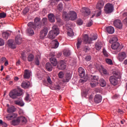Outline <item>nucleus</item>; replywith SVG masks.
<instances>
[{
	"label": "nucleus",
	"mask_w": 127,
	"mask_h": 127,
	"mask_svg": "<svg viewBox=\"0 0 127 127\" xmlns=\"http://www.w3.org/2000/svg\"><path fill=\"white\" fill-rule=\"evenodd\" d=\"M28 26L29 28L27 29V33L30 35H33L34 34L33 29H40V28H41L40 19L38 17H36L34 19V23L33 22H29L28 23Z\"/></svg>",
	"instance_id": "f257e3e1"
},
{
	"label": "nucleus",
	"mask_w": 127,
	"mask_h": 127,
	"mask_svg": "<svg viewBox=\"0 0 127 127\" xmlns=\"http://www.w3.org/2000/svg\"><path fill=\"white\" fill-rule=\"evenodd\" d=\"M23 94V92L22 89L21 88H18V89H13L12 91H10L9 93V97L11 99H17V97H20Z\"/></svg>",
	"instance_id": "f03ea898"
},
{
	"label": "nucleus",
	"mask_w": 127,
	"mask_h": 127,
	"mask_svg": "<svg viewBox=\"0 0 127 127\" xmlns=\"http://www.w3.org/2000/svg\"><path fill=\"white\" fill-rule=\"evenodd\" d=\"M59 33H60V32L58 27H57V25H54L52 27V30L49 33V38H50V39H54Z\"/></svg>",
	"instance_id": "7ed1b4c3"
},
{
	"label": "nucleus",
	"mask_w": 127,
	"mask_h": 127,
	"mask_svg": "<svg viewBox=\"0 0 127 127\" xmlns=\"http://www.w3.org/2000/svg\"><path fill=\"white\" fill-rule=\"evenodd\" d=\"M98 39L97 34H91V37L89 38V36L87 34H85L83 37V41L84 43H92V41L97 40Z\"/></svg>",
	"instance_id": "20e7f679"
},
{
	"label": "nucleus",
	"mask_w": 127,
	"mask_h": 127,
	"mask_svg": "<svg viewBox=\"0 0 127 127\" xmlns=\"http://www.w3.org/2000/svg\"><path fill=\"white\" fill-rule=\"evenodd\" d=\"M104 11L106 13H112L114 11V5L113 4L107 3L104 7Z\"/></svg>",
	"instance_id": "39448f33"
},
{
	"label": "nucleus",
	"mask_w": 127,
	"mask_h": 127,
	"mask_svg": "<svg viewBox=\"0 0 127 127\" xmlns=\"http://www.w3.org/2000/svg\"><path fill=\"white\" fill-rule=\"evenodd\" d=\"M113 24L117 28H119V29L123 28V23H122V21L119 19L115 20L113 22Z\"/></svg>",
	"instance_id": "423d86ee"
},
{
	"label": "nucleus",
	"mask_w": 127,
	"mask_h": 127,
	"mask_svg": "<svg viewBox=\"0 0 127 127\" xmlns=\"http://www.w3.org/2000/svg\"><path fill=\"white\" fill-rule=\"evenodd\" d=\"M125 58H127V54L125 52H122L118 54L117 59L120 62H123L125 60Z\"/></svg>",
	"instance_id": "0eeeda50"
},
{
	"label": "nucleus",
	"mask_w": 127,
	"mask_h": 127,
	"mask_svg": "<svg viewBox=\"0 0 127 127\" xmlns=\"http://www.w3.org/2000/svg\"><path fill=\"white\" fill-rule=\"evenodd\" d=\"M48 33V28L47 27H45L40 33V38L41 39H43L47 34Z\"/></svg>",
	"instance_id": "6e6552de"
},
{
	"label": "nucleus",
	"mask_w": 127,
	"mask_h": 127,
	"mask_svg": "<svg viewBox=\"0 0 127 127\" xmlns=\"http://www.w3.org/2000/svg\"><path fill=\"white\" fill-rule=\"evenodd\" d=\"M68 18L71 20H75V19H77V13L73 11H69L68 13Z\"/></svg>",
	"instance_id": "1a4fd4ad"
},
{
	"label": "nucleus",
	"mask_w": 127,
	"mask_h": 127,
	"mask_svg": "<svg viewBox=\"0 0 127 127\" xmlns=\"http://www.w3.org/2000/svg\"><path fill=\"white\" fill-rule=\"evenodd\" d=\"M110 82L113 86H116L118 84V77L111 76L110 77Z\"/></svg>",
	"instance_id": "9d476101"
},
{
	"label": "nucleus",
	"mask_w": 127,
	"mask_h": 127,
	"mask_svg": "<svg viewBox=\"0 0 127 127\" xmlns=\"http://www.w3.org/2000/svg\"><path fill=\"white\" fill-rule=\"evenodd\" d=\"M66 28L67 29V35L68 36H74V32H73V30L71 28V25L70 24H66Z\"/></svg>",
	"instance_id": "9b49d317"
},
{
	"label": "nucleus",
	"mask_w": 127,
	"mask_h": 127,
	"mask_svg": "<svg viewBox=\"0 0 127 127\" xmlns=\"http://www.w3.org/2000/svg\"><path fill=\"white\" fill-rule=\"evenodd\" d=\"M104 5H105L104 1L103 0H100L96 4V8L97 9L102 10V8L104 7Z\"/></svg>",
	"instance_id": "f8f14e48"
},
{
	"label": "nucleus",
	"mask_w": 127,
	"mask_h": 127,
	"mask_svg": "<svg viewBox=\"0 0 127 127\" xmlns=\"http://www.w3.org/2000/svg\"><path fill=\"white\" fill-rule=\"evenodd\" d=\"M15 42L16 44H21L22 43V37L20 35H17L15 38Z\"/></svg>",
	"instance_id": "ddd939ff"
},
{
	"label": "nucleus",
	"mask_w": 127,
	"mask_h": 127,
	"mask_svg": "<svg viewBox=\"0 0 127 127\" xmlns=\"http://www.w3.org/2000/svg\"><path fill=\"white\" fill-rule=\"evenodd\" d=\"M102 96L100 94H96L94 97V102L96 104H99L102 102Z\"/></svg>",
	"instance_id": "4468645a"
},
{
	"label": "nucleus",
	"mask_w": 127,
	"mask_h": 127,
	"mask_svg": "<svg viewBox=\"0 0 127 127\" xmlns=\"http://www.w3.org/2000/svg\"><path fill=\"white\" fill-rule=\"evenodd\" d=\"M81 12L82 13H84L86 15H89L91 13V11L90 10V9L86 8V7H83L80 10Z\"/></svg>",
	"instance_id": "2eb2a0df"
},
{
	"label": "nucleus",
	"mask_w": 127,
	"mask_h": 127,
	"mask_svg": "<svg viewBox=\"0 0 127 127\" xmlns=\"http://www.w3.org/2000/svg\"><path fill=\"white\" fill-rule=\"evenodd\" d=\"M78 73L81 78H83V77H85V75H86V73H85V69H84L82 67H80L78 68Z\"/></svg>",
	"instance_id": "dca6fc26"
},
{
	"label": "nucleus",
	"mask_w": 127,
	"mask_h": 127,
	"mask_svg": "<svg viewBox=\"0 0 127 127\" xmlns=\"http://www.w3.org/2000/svg\"><path fill=\"white\" fill-rule=\"evenodd\" d=\"M23 76L24 79H29L31 76V72L29 70L25 69Z\"/></svg>",
	"instance_id": "f3484780"
},
{
	"label": "nucleus",
	"mask_w": 127,
	"mask_h": 127,
	"mask_svg": "<svg viewBox=\"0 0 127 127\" xmlns=\"http://www.w3.org/2000/svg\"><path fill=\"white\" fill-rule=\"evenodd\" d=\"M7 44L10 48H12V49H14L15 48H16V46L14 44V43L13 42V40H9L7 42Z\"/></svg>",
	"instance_id": "a211bd4d"
},
{
	"label": "nucleus",
	"mask_w": 127,
	"mask_h": 127,
	"mask_svg": "<svg viewBox=\"0 0 127 127\" xmlns=\"http://www.w3.org/2000/svg\"><path fill=\"white\" fill-rule=\"evenodd\" d=\"M21 86L22 88H23L24 89H28L30 86V82L29 81L23 82L21 84Z\"/></svg>",
	"instance_id": "6ab92c4d"
},
{
	"label": "nucleus",
	"mask_w": 127,
	"mask_h": 127,
	"mask_svg": "<svg viewBox=\"0 0 127 127\" xmlns=\"http://www.w3.org/2000/svg\"><path fill=\"white\" fill-rule=\"evenodd\" d=\"M106 30L110 34H113L115 32V28L112 26H109L106 28Z\"/></svg>",
	"instance_id": "aec40b11"
},
{
	"label": "nucleus",
	"mask_w": 127,
	"mask_h": 127,
	"mask_svg": "<svg viewBox=\"0 0 127 127\" xmlns=\"http://www.w3.org/2000/svg\"><path fill=\"white\" fill-rule=\"evenodd\" d=\"M48 18L50 22H55V16L53 14H49Z\"/></svg>",
	"instance_id": "412c9836"
},
{
	"label": "nucleus",
	"mask_w": 127,
	"mask_h": 127,
	"mask_svg": "<svg viewBox=\"0 0 127 127\" xmlns=\"http://www.w3.org/2000/svg\"><path fill=\"white\" fill-rule=\"evenodd\" d=\"M51 43L53 45V48H58V46H59V42H58L57 40H53Z\"/></svg>",
	"instance_id": "4be33fe9"
},
{
	"label": "nucleus",
	"mask_w": 127,
	"mask_h": 127,
	"mask_svg": "<svg viewBox=\"0 0 127 127\" xmlns=\"http://www.w3.org/2000/svg\"><path fill=\"white\" fill-rule=\"evenodd\" d=\"M120 44H119V42L117 43H113V44L111 46V48L113 49L114 50H117L118 48L120 47Z\"/></svg>",
	"instance_id": "5701e85b"
},
{
	"label": "nucleus",
	"mask_w": 127,
	"mask_h": 127,
	"mask_svg": "<svg viewBox=\"0 0 127 127\" xmlns=\"http://www.w3.org/2000/svg\"><path fill=\"white\" fill-rule=\"evenodd\" d=\"M16 111V108L13 106H11L7 108L8 113H14Z\"/></svg>",
	"instance_id": "b1692460"
},
{
	"label": "nucleus",
	"mask_w": 127,
	"mask_h": 127,
	"mask_svg": "<svg viewBox=\"0 0 127 127\" xmlns=\"http://www.w3.org/2000/svg\"><path fill=\"white\" fill-rule=\"evenodd\" d=\"M52 65L50 63H47L46 64V69L47 70V71H49V72H51L52 71Z\"/></svg>",
	"instance_id": "393cba45"
},
{
	"label": "nucleus",
	"mask_w": 127,
	"mask_h": 127,
	"mask_svg": "<svg viewBox=\"0 0 127 127\" xmlns=\"http://www.w3.org/2000/svg\"><path fill=\"white\" fill-rule=\"evenodd\" d=\"M50 61L51 64H52V65H53V66H56L58 63L57 62V60H56V59L54 58H51L50 59Z\"/></svg>",
	"instance_id": "a878e982"
},
{
	"label": "nucleus",
	"mask_w": 127,
	"mask_h": 127,
	"mask_svg": "<svg viewBox=\"0 0 127 127\" xmlns=\"http://www.w3.org/2000/svg\"><path fill=\"white\" fill-rule=\"evenodd\" d=\"M66 64H65V63H64V62L63 61L61 62V64L60 65L59 69L60 70H64V69H66Z\"/></svg>",
	"instance_id": "bb28decb"
},
{
	"label": "nucleus",
	"mask_w": 127,
	"mask_h": 127,
	"mask_svg": "<svg viewBox=\"0 0 127 127\" xmlns=\"http://www.w3.org/2000/svg\"><path fill=\"white\" fill-rule=\"evenodd\" d=\"M9 35V33L7 32H3V33H2V36L3 38H4V39H7Z\"/></svg>",
	"instance_id": "cd10ccee"
},
{
	"label": "nucleus",
	"mask_w": 127,
	"mask_h": 127,
	"mask_svg": "<svg viewBox=\"0 0 127 127\" xmlns=\"http://www.w3.org/2000/svg\"><path fill=\"white\" fill-rule=\"evenodd\" d=\"M19 123H20V121L18 118L16 119V120H14L12 121V125L13 126H17L18 125H19Z\"/></svg>",
	"instance_id": "c85d7f7f"
},
{
	"label": "nucleus",
	"mask_w": 127,
	"mask_h": 127,
	"mask_svg": "<svg viewBox=\"0 0 127 127\" xmlns=\"http://www.w3.org/2000/svg\"><path fill=\"white\" fill-rule=\"evenodd\" d=\"M71 77L72 76L71 75V74L67 73L65 77V82H69V81H70L71 79Z\"/></svg>",
	"instance_id": "c756f323"
},
{
	"label": "nucleus",
	"mask_w": 127,
	"mask_h": 127,
	"mask_svg": "<svg viewBox=\"0 0 127 127\" xmlns=\"http://www.w3.org/2000/svg\"><path fill=\"white\" fill-rule=\"evenodd\" d=\"M118 37L117 36H113L109 41L110 43H114L118 41Z\"/></svg>",
	"instance_id": "7c9ffc66"
},
{
	"label": "nucleus",
	"mask_w": 127,
	"mask_h": 127,
	"mask_svg": "<svg viewBox=\"0 0 127 127\" xmlns=\"http://www.w3.org/2000/svg\"><path fill=\"white\" fill-rule=\"evenodd\" d=\"M18 119H19L20 122H21V123H23V124H26V122H27L26 118L23 116L18 117Z\"/></svg>",
	"instance_id": "2f4dec72"
},
{
	"label": "nucleus",
	"mask_w": 127,
	"mask_h": 127,
	"mask_svg": "<svg viewBox=\"0 0 127 127\" xmlns=\"http://www.w3.org/2000/svg\"><path fill=\"white\" fill-rule=\"evenodd\" d=\"M106 84V81H105L104 79H101L100 80V85L101 87H105Z\"/></svg>",
	"instance_id": "473e14b6"
},
{
	"label": "nucleus",
	"mask_w": 127,
	"mask_h": 127,
	"mask_svg": "<svg viewBox=\"0 0 127 127\" xmlns=\"http://www.w3.org/2000/svg\"><path fill=\"white\" fill-rule=\"evenodd\" d=\"M98 81H99V77L96 75L93 76L91 79V82H98Z\"/></svg>",
	"instance_id": "72a5a7b5"
},
{
	"label": "nucleus",
	"mask_w": 127,
	"mask_h": 127,
	"mask_svg": "<svg viewBox=\"0 0 127 127\" xmlns=\"http://www.w3.org/2000/svg\"><path fill=\"white\" fill-rule=\"evenodd\" d=\"M28 61L29 62H31L32 61H33V60L34 59V56L32 54H30L27 58Z\"/></svg>",
	"instance_id": "f704fd0d"
},
{
	"label": "nucleus",
	"mask_w": 127,
	"mask_h": 127,
	"mask_svg": "<svg viewBox=\"0 0 127 127\" xmlns=\"http://www.w3.org/2000/svg\"><path fill=\"white\" fill-rule=\"evenodd\" d=\"M99 85V82H96L94 81H91L90 86L92 88H95V87H97Z\"/></svg>",
	"instance_id": "c9c22d12"
},
{
	"label": "nucleus",
	"mask_w": 127,
	"mask_h": 127,
	"mask_svg": "<svg viewBox=\"0 0 127 127\" xmlns=\"http://www.w3.org/2000/svg\"><path fill=\"white\" fill-rule=\"evenodd\" d=\"M15 104H16V105H18V106H20V107H23V106H24V103L22 101H15Z\"/></svg>",
	"instance_id": "e433bc0d"
},
{
	"label": "nucleus",
	"mask_w": 127,
	"mask_h": 127,
	"mask_svg": "<svg viewBox=\"0 0 127 127\" xmlns=\"http://www.w3.org/2000/svg\"><path fill=\"white\" fill-rule=\"evenodd\" d=\"M81 43L82 39H81V38H78L77 43L76 44L77 48H80Z\"/></svg>",
	"instance_id": "4c0bfd02"
},
{
	"label": "nucleus",
	"mask_w": 127,
	"mask_h": 127,
	"mask_svg": "<svg viewBox=\"0 0 127 127\" xmlns=\"http://www.w3.org/2000/svg\"><path fill=\"white\" fill-rule=\"evenodd\" d=\"M25 101L26 102H30L31 101V98H30V95L28 93H26V95L25 97Z\"/></svg>",
	"instance_id": "58836bf2"
},
{
	"label": "nucleus",
	"mask_w": 127,
	"mask_h": 127,
	"mask_svg": "<svg viewBox=\"0 0 127 127\" xmlns=\"http://www.w3.org/2000/svg\"><path fill=\"white\" fill-rule=\"evenodd\" d=\"M63 17L64 18L67 19V18H69V14L67 13V12L64 11L63 13Z\"/></svg>",
	"instance_id": "ea45409f"
},
{
	"label": "nucleus",
	"mask_w": 127,
	"mask_h": 127,
	"mask_svg": "<svg viewBox=\"0 0 127 127\" xmlns=\"http://www.w3.org/2000/svg\"><path fill=\"white\" fill-rule=\"evenodd\" d=\"M105 61L107 64H109V65H113V61L110 59H106Z\"/></svg>",
	"instance_id": "a19ab883"
},
{
	"label": "nucleus",
	"mask_w": 127,
	"mask_h": 127,
	"mask_svg": "<svg viewBox=\"0 0 127 127\" xmlns=\"http://www.w3.org/2000/svg\"><path fill=\"white\" fill-rule=\"evenodd\" d=\"M21 58L23 60V61H26V56H25V53L23 52L21 53Z\"/></svg>",
	"instance_id": "79ce46f5"
},
{
	"label": "nucleus",
	"mask_w": 127,
	"mask_h": 127,
	"mask_svg": "<svg viewBox=\"0 0 127 127\" xmlns=\"http://www.w3.org/2000/svg\"><path fill=\"white\" fill-rule=\"evenodd\" d=\"M70 54L71 53L70 52V51L66 50L64 52V56H69Z\"/></svg>",
	"instance_id": "37998d69"
},
{
	"label": "nucleus",
	"mask_w": 127,
	"mask_h": 127,
	"mask_svg": "<svg viewBox=\"0 0 127 127\" xmlns=\"http://www.w3.org/2000/svg\"><path fill=\"white\" fill-rule=\"evenodd\" d=\"M103 53L105 57H109V53H108V52H107L105 49H103Z\"/></svg>",
	"instance_id": "c03bdc74"
},
{
	"label": "nucleus",
	"mask_w": 127,
	"mask_h": 127,
	"mask_svg": "<svg viewBox=\"0 0 127 127\" xmlns=\"http://www.w3.org/2000/svg\"><path fill=\"white\" fill-rule=\"evenodd\" d=\"M0 125L2 126V127H7V124L6 123L3 122L2 120H0Z\"/></svg>",
	"instance_id": "a18cd8bd"
},
{
	"label": "nucleus",
	"mask_w": 127,
	"mask_h": 127,
	"mask_svg": "<svg viewBox=\"0 0 127 127\" xmlns=\"http://www.w3.org/2000/svg\"><path fill=\"white\" fill-rule=\"evenodd\" d=\"M6 118L8 120V121H10V120L14 119V118H15V116H14V115H8L7 116H6Z\"/></svg>",
	"instance_id": "49530a36"
},
{
	"label": "nucleus",
	"mask_w": 127,
	"mask_h": 127,
	"mask_svg": "<svg viewBox=\"0 0 127 127\" xmlns=\"http://www.w3.org/2000/svg\"><path fill=\"white\" fill-rule=\"evenodd\" d=\"M63 9V5L62 3H60L58 5V9L60 11H61L62 9Z\"/></svg>",
	"instance_id": "de8ad7c7"
},
{
	"label": "nucleus",
	"mask_w": 127,
	"mask_h": 127,
	"mask_svg": "<svg viewBox=\"0 0 127 127\" xmlns=\"http://www.w3.org/2000/svg\"><path fill=\"white\" fill-rule=\"evenodd\" d=\"M28 11H29V8L28 7H25L23 10V13L25 14L26 13H27Z\"/></svg>",
	"instance_id": "09e8293b"
},
{
	"label": "nucleus",
	"mask_w": 127,
	"mask_h": 127,
	"mask_svg": "<svg viewBox=\"0 0 127 127\" xmlns=\"http://www.w3.org/2000/svg\"><path fill=\"white\" fill-rule=\"evenodd\" d=\"M6 16V13L4 12L0 13V18H4Z\"/></svg>",
	"instance_id": "8fccbe9b"
},
{
	"label": "nucleus",
	"mask_w": 127,
	"mask_h": 127,
	"mask_svg": "<svg viewBox=\"0 0 127 127\" xmlns=\"http://www.w3.org/2000/svg\"><path fill=\"white\" fill-rule=\"evenodd\" d=\"M96 16H100L101 14H102V10H98V11H96Z\"/></svg>",
	"instance_id": "3c124183"
},
{
	"label": "nucleus",
	"mask_w": 127,
	"mask_h": 127,
	"mask_svg": "<svg viewBox=\"0 0 127 127\" xmlns=\"http://www.w3.org/2000/svg\"><path fill=\"white\" fill-rule=\"evenodd\" d=\"M59 77L61 79H62V78H63V77H64V73H63V72L61 71V72H59Z\"/></svg>",
	"instance_id": "603ef678"
},
{
	"label": "nucleus",
	"mask_w": 127,
	"mask_h": 127,
	"mask_svg": "<svg viewBox=\"0 0 127 127\" xmlns=\"http://www.w3.org/2000/svg\"><path fill=\"white\" fill-rule=\"evenodd\" d=\"M56 4H57V2H55V1H53V0H52L50 5H51V6H54L55 5H56Z\"/></svg>",
	"instance_id": "864d4df0"
},
{
	"label": "nucleus",
	"mask_w": 127,
	"mask_h": 127,
	"mask_svg": "<svg viewBox=\"0 0 127 127\" xmlns=\"http://www.w3.org/2000/svg\"><path fill=\"white\" fill-rule=\"evenodd\" d=\"M95 48L97 50H101V48H102V47L101 46V45H100V44H97L95 45Z\"/></svg>",
	"instance_id": "5fc2aeb1"
},
{
	"label": "nucleus",
	"mask_w": 127,
	"mask_h": 127,
	"mask_svg": "<svg viewBox=\"0 0 127 127\" xmlns=\"http://www.w3.org/2000/svg\"><path fill=\"white\" fill-rule=\"evenodd\" d=\"M47 81L50 85H52V80H51L50 77L49 76L47 78Z\"/></svg>",
	"instance_id": "6e6d98bb"
},
{
	"label": "nucleus",
	"mask_w": 127,
	"mask_h": 127,
	"mask_svg": "<svg viewBox=\"0 0 127 127\" xmlns=\"http://www.w3.org/2000/svg\"><path fill=\"white\" fill-rule=\"evenodd\" d=\"M93 25V21L92 20H90L89 22L86 25L88 27H90V26H92Z\"/></svg>",
	"instance_id": "4d7b16f0"
},
{
	"label": "nucleus",
	"mask_w": 127,
	"mask_h": 127,
	"mask_svg": "<svg viewBox=\"0 0 127 127\" xmlns=\"http://www.w3.org/2000/svg\"><path fill=\"white\" fill-rule=\"evenodd\" d=\"M77 23L78 24V25H82V24H83V20H82L81 19H79L77 20Z\"/></svg>",
	"instance_id": "13d9d810"
},
{
	"label": "nucleus",
	"mask_w": 127,
	"mask_h": 127,
	"mask_svg": "<svg viewBox=\"0 0 127 127\" xmlns=\"http://www.w3.org/2000/svg\"><path fill=\"white\" fill-rule=\"evenodd\" d=\"M2 45H4V41L2 39L0 38V46H2Z\"/></svg>",
	"instance_id": "bf43d9fd"
},
{
	"label": "nucleus",
	"mask_w": 127,
	"mask_h": 127,
	"mask_svg": "<svg viewBox=\"0 0 127 127\" xmlns=\"http://www.w3.org/2000/svg\"><path fill=\"white\" fill-rule=\"evenodd\" d=\"M47 18H43L42 20V22H43L44 24H47Z\"/></svg>",
	"instance_id": "052dcab7"
},
{
	"label": "nucleus",
	"mask_w": 127,
	"mask_h": 127,
	"mask_svg": "<svg viewBox=\"0 0 127 127\" xmlns=\"http://www.w3.org/2000/svg\"><path fill=\"white\" fill-rule=\"evenodd\" d=\"M90 51V48L87 46H85L83 48V51H84L85 52H87V51Z\"/></svg>",
	"instance_id": "680f3d73"
},
{
	"label": "nucleus",
	"mask_w": 127,
	"mask_h": 127,
	"mask_svg": "<svg viewBox=\"0 0 127 127\" xmlns=\"http://www.w3.org/2000/svg\"><path fill=\"white\" fill-rule=\"evenodd\" d=\"M91 59V56H87L85 58V60L86 61H90Z\"/></svg>",
	"instance_id": "e2e57ef3"
},
{
	"label": "nucleus",
	"mask_w": 127,
	"mask_h": 127,
	"mask_svg": "<svg viewBox=\"0 0 127 127\" xmlns=\"http://www.w3.org/2000/svg\"><path fill=\"white\" fill-rule=\"evenodd\" d=\"M112 76H115V77H118L117 76H119V72L117 71H115L113 72V75Z\"/></svg>",
	"instance_id": "0e129e2a"
},
{
	"label": "nucleus",
	"mask_w": 127,
	"mask_h": 127,
	"mask_svg": "<svg viewBox=\"0 0 127 127\" xmlns=\"http://www.w3.org/2000/svg\"><path fill=\"white\" fill-rule=\"evenodd\" d=\"M80 82H81V83H85V82H87V79H85V78H81L80 80Z\"/></svg>",
	"instance_id": "69168bd1"
},
{
	"label": "nucleus",
	"mask_w": 127,
	"mask_h": 127,
	"mask_svg": "<svg viewBox=\"0 0 127 127\" xmlns=\"http://www.w3.org/2000/svg\"><path fill=\"white\" fill-rule=\"evenodd\" d=\"M57 22L60 23V24H63V22H62V21L60 18L57 19Z\"/></svg>",
	"instance_id": "338daca9"
},
{
	"label": "nucleus",
	"mask_w": 127,
	"mask_h": 127,
	"mask_svg": "<svg viewBox=\"0 0 127 127\" xmlns=\"http://www.w3.org/2000/svg\"><path fill=\"white\" fill-rule=\"evenodd\" d=\"M39 60H38V59H36L35 61L36 65H37L38 66V65H39Z\"/></svg>",
	"instance_id": "774afa93"
}]
</instances>
